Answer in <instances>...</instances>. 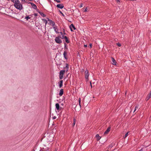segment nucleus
Listing matches in <instances>:
<instances>
[{
  "label": "nucleus",
  "mask_w": 151,
  "mask_h": 151,
  "mask_svg": "<svg viewBox=\"0 0 151 151\" xmlns=\"http://www.w3.org/2000/svg\"><path fill=\"white\" fill-rule=\"evenodd\" d=\"M49 24L50 25L52 24V25L53 26H54L55 25V23L54 22L52 21V20H49Z\"/></svg>",
  "instance_id": "2eb2a0df"
},
{
  "label": "nucleus",
  "mask_w": 151,
  "mask_h": 151,
  "mask_svg": "<svg viewBox=\"0 0 151 151\" xmlns=\"http://www.w3.org/2000/svg\"><path fill=\"white\" fill-rule=\"evenodd\" d=\"M60 36L57 37H55V42L58 44H60L62 42V41L60 39Z\"/></svg>",
  "instance_id": "f03ea898"
},
{
  "label": "nucleus",
  "mask_w": 151,
  "mask_h": 151,
  "mask_svg": "<svg viewBox=\"0 0 151 151\" xmlns=\"http://www.w3.org/2000/svg\"><path fill=\"white\" fill-rule=\"evenodd\" d=\"M151 97V91L150 92V93L147 95L146 98V100L147 101Z\"/></svg>",
  "instance_id": "9b49d317"
},
{
  "label": "nucleus",
  "mask_w": 151,
  "mask_h": 151,
  "mask_svg": "<svg viewBox=\"0 0 151 151\" xmlns=\"http://www.w3.org/2000/svg\"><path fill=\"white\" fill-rule=\"evenodd\" d=\"M22 1V2L23 3H25L26 2L25 0H21Z\"/></svg>",
  "instance_id": "72a5a7b5"
},
{
  "label": "nucleus",
  "mask_w": 151,
  "mask_h": 151,
  "mask_svg": "<svg viewBox=\"0 0 151 151\" xmlns=\"http://www.w3.org/2000/svg\"><path fill=\"white\" fill-rule=\"evenodd\" d=\"M31 18L29 16H27L25 17V19H26L27 20H28L29 19H30Z\"/></svg>",
  "instance_id": "393cba45"
},
{
  "label": "nucleus",
  "mask_w": 151,
  "mask_h": 151,
  "mask_svg": "<svg viewBox=\"0 0 151 151\" xmlns=\"http://www.w3.org/2000/svg\"><path fill=\"white\" fill-rule=\"evenodd\" d=\"M64 35H62V37H61L62 39H64Z\"/></svg>",
  "instance_id": "c9c22d12"
},
{
  "label": "nucleus",
  "mask_w": 151,
  "mask_h": 151,
  "mask_svg": "<svg viewBox=\"0 0 151 151\" xmlns=\"http://www.w3.org/2000/svg\"><path fill=\"white\" fill-rule=\"evenodd\" d=\"M138 109H139V106L138 105H136L135 106V107L134 110V112L136 111V110Z\"/></svg>",
  "instance_id": "412c9836"
},
{
  "label": "nucleus",
  "mask_w": 151,
  "mask_h": 151,
  "mask_svg": "<svg viewBox=\"0 0 151 151\" xmlns=\"http://www.w3.org/2000/svg\"><path fill=\"white\" fill-rule=\"evenodd\" d=\"M96 138L97 141L99 140L101 138V137L99 136L98 134H97L96 135Z\"/></svg>",
  "instance_id": "a211bd4d"
},
{
  "label": "nucleus",
  "mask_w": 151,
  "mask_h": 151,
  "mask_svg": "<svg viewBox=\"0 0 151 151\" xmlns=\"http://www.w3.org/2000/svg\"><path fill=\"white\" fill-rule=\"evenodd\" d=\"M60 34L61 35H63V34L62 32H60Z\"/></svg>",
  "instance_id": "4c0bfd02"
},
{
  "label": "nucleus",
  "mask_w": 151,
  "mask_h": 151,
  "mask_svg": "<svg viewBox=\"0 0 151 151\" xmlns=\"http://www.w3.org/2000/svg\"><path fill=\"white\" fill-rule=\"evenodd\" d=\"M111 60H112V64H113V65H116V61L115 60V59L112 57L111 58Z\"/></svg>",
  "instance_id": "ddd939ff"
},
{
  "label": "nucleus",
  "mask_w": 151,
  "mask_h": 151,
  "mask_svg": "<svg viewBox=\"0 0 151 151\" xmlns=\"http://www.w3.org/2000/svg\"><path fill=\"white\" fill-rule=\"evenodd\" d=\"M138 151H143V150H142V149H141Z\"/></svg>",
  "instance_id": "c03bdc74"
},
{
  "label": "nucleus",
  "mask_w": 151,
  "mask_h": 151,
  "mask_svg": "<svg viewBox=\"0 0 151 151\" xmlns=\"http://www.w3.org/2000/svg\"><path fill=\"white\" fill-rule=\"evenodd\" d=\"M55 151H57V150H55Z\"/></svg>",
  "instance_id": "49530a36"
},
{
  "label": "nucleus",
  "mask_w": 151,
  "mask_h": 151,
  "mask_svg": "<svg viewBox=\"0 0 151 151\" xmlns=\"http://www.w3.org/2000/svg\"><path fill=\"white\" fill-rule=\"evenodd\" d=\"M117 45L118 47H120L121 46V44L119 43H118L117 44Z\"/></svg>",
  "instance_id": "c85d7f7f"
},
{
  "label": "nucleus",
  "mask_w": 151,
  "mask_h": 151,
  "mask_svg": "<svg viewBox=\"0 0 151 151\" xmlns=\"http://www.w3.org/2000/svg\"><path fill=\"white\" fill-rule=\"evenodd\" d=\"M68 64H66L65 67L64 68V69H65L64 70H65V71H67L68 70Z\"/></svg>",
  "instance_id": "dca6fc26"
},
{
  "label": "nucleus",
  "mask_w": 151,
  "mask_h": 151,
  "mask_svg": "<svg viewBox=\"0 0 151 151\" xmlns=\"http://www.w3.org/2000/svg\"><path fill=\"white\" fill-rule=\"evenodd\" d=\"M64 39L65 41L67 43H69V41L68 40V38L66 36H65L64 37Z\"/></svg>",
  "instance_id": "f3484780"
},
{
  "label": "nucleus",
  "mask_w": 151,
  "mask_h": 151,
  "mask_svg": "<svg viewBox=\"0 0 151 151\" xmlns=\"http://www.w3.org/2000/svg\"><path fill=\"white\" fill-rule=\"evenodd\" d=\"M68 52L66 51H64V53L63 54V55L64 56V57L66 59H67V55L68 53Z\"/></svg>",
  "instance_id": "1a4fd4ad"
},
{
  "label": "nucleus",
  "mask_w": 151,
  "mask_h": 151,
  "mask_svg": "<svg viewBox=\"0 0 151 151\" xmlns=\"http://www.w3.org/2000/svg\"><path fill=\"white\" fill-rule=\"evenodd\" d=\"M76 119H73V126H74L75 125V124H76Z\"/></svg>",
  "instance_id": "a878e982"
},
{
  "label": "nucleus",
  "mask_w": 151,
  "mask_h": 151,
  "mask_svg": "<svg viewBox=\"0 0 151 151\" xmlns=\"http://www.w3.org/2000/svg\"><path fill=\"white\" fill-rule=\"evenodd\" d=\"M110 128H111L110 127H109L107 128L106 130L104 132V134H107L109 133V132L110 131Z\"/></svg>",
  "instance_id": "f8f14e48"
},
{
  "label": "nucleus",
  "mask_w": 151,
  "mask_h": 151,
  "mask_svg": "<svg viewBox=\"0 0 151 151\" xmlns=\"http://www.w3.org/2000/svg\"><path fill=\"white\" fill-rule=\"evenodd\" d=\"M116 1H117V2H120V1H119V0H116Z\"/></svg>",
  "instance_id": "ea45409f"
},
{
  "label": "nucleus",
  "mask_w": 151,
  "mask_h": 151,
  "mask_svg": "<svg viewBox=\"0 0 151 151\" xmlns=\"http://www.w3.org/2000/svg\"><path fill=\"white\" fill-rule=\"evenodd\" d=\"M63 93V89H61L60 90L59 95L60 96H61Z\"/></svg>",
  "instance_id": "4468645a"
},
{
  "label": "nucleus",
  "mask_w": 151,
  "mask_h": 151,
  "mask_svg": "<svg viewBox=\"0 0 151 151\" xmlns=\"http://www.w3.org/2000/svg\"><path fill=\"white\" fill-rule=\"evenodd\" d=\"M47 20L48 21H49V20H51L50 19H49L47 18Z\"/></svg>",
  "instance_id": "a19ab883"
},
{
  "label": "nucleus",
  "mask_w": 151,
  "mask_h": 151,
  "mask_svg": "<svg viewBox=\"0 0 151 151\" xmlns=\"http://www.w3.org/2000/svg\"><path fill=\"white\" fill-rule=\"evenodd\" d=\"M55 1H56L58 3H60V1L59 0H54Z\"/></svg>",
  "instance_id": "7c9ffc66"
},
{
  "label": "nucleus",
  "mask_w": 151,
  "mask_h": 151,
  "mask_svg": "<svg viewBox=\"0 0 151 151\" xmlns=\"http://www.w3.org/2000/svg\"><path fill=\"white\" fill-rule=\"evenodd\" d=\"M65 46H64V51H68V47L66 46L65 43H64Z\"/></svg>",
  "instance_id": "aec40b11"
},
{
  "label": "nucleus",
  "mask_w": 151,
  "mask_h": 151,
  "mask_svg": "<svg viewBox=\"0 0 151 151\" xmlns=\"http://www.w3.org/2000/svg\"><path fill=\"white\" fill-rule=\"evenodd\" d=\"M11 0L14 4V6L17 9L21 10L23 9L22 4L20 2L19 0Z\"/></svg>",
  "instance_id": "f257e3e1"
},
{
  "label": "nucleus",
  "mask_w": 151,
  "mask_h": 151,
  "mask_svg": "<svg viewBox=\"0 0 151 151\" xmlns=\"http://www.w3.org/2000/svg\"><path fill=\"white\" fill-rule=\"evenodd\" d=\"M106 151H109V150H107Z\"/></svg>",
  "instance_id": "de8ad7c7"
},
{
  "label": "nucleus",
  "mask_w": 151,
  "mask_h": 151,
  "mask_svg": "<svg viewBox=\"0 0 151 151\" xmlns=\"http://www.w3.org/2000/svg\"><path fill=\"white\" fill-rule=\"evenodd\" d=\"M30 1H32V0H29Z\"/></svg>",
  "instance_id": "a18cd8bd"
},
{
  "label": "nucleus",
  "mask_w": 151,
  "mask_h": 151,
  "mask_svg": "<svg viewBox=\"0 0 151 151\" xmlns=\"http://www.w3.org/2000/svg\"><path fill=\"white\" fill-rule=\"evenodd\" d=\"M88 9H87V8H86L85 9L84 12H86L88 11Z\"/></svg>",
  "instance_id": "2f4dec72"
},
{
  "label": "nucleus",
  "mask_w": 151,
  "mask_h": 151,
  "mask_svg": "<svg viewBox=\"0 0 151 151\" xmlns=\"http://www.w3.org/2000/svg\"><path fill=\"white\" fill-rule=\"evenodd\" d=\"M59 12H60V13L62 14V15L63 16H64V14H63V13L60 11V10H59Z\"/></svg>",
  "instance_id": "c756f323"
},
{
  "label": "nucleus",
  "mask_w": 151,
  "mask_h": 151,
  "mask_svg": "<svg viewBox=\"0 0 151 151\" xmlns=\"http://www.w3.org/2000/svg\"><path fill=\"white\" fill-rule=\"evenodd\" d=\"M84 47H87V45H84Z\"/></svg>",
  "instance_id": "58836bf2"
},
{
  "label": "nucleus",
  "mask_w": 151,
  "mask_h": 151,
  "mask_svg": "<svg viewBox=\"0 0 151 151\" xmlns=\"http://www.w3.org/2000/svg\"><path fill=\"white\" fill-rule=\"evenodd\" d=\"M90 48H91L92 47V45L91 44H90Z\"/></svg>",
  "instance_id": "f704fd0d"
},
{
  "label": "nucleus",
  "mask_w": 151,
  "mask_h": 151,
  "mask_svg": "<svg viewBox=\"0 0 151 151\" xmlns=\"http://www.w3.org/2000/svg\"><path fill=\"white\" fill-rule=\"evenodd\" d=\"M63 81L61 80L58 82V85L60 88H61L63 86Z\"/></svg>",
  "instance_id": "9d476101"
},
{
  "label": "nucleus",
  "mask_w": 151,
  "mask_h": 151,
  "mask_svg": "<svg viewBox=\"0 0 151 151\" xmlns=\"http://www.w3.org/2000/svg\"><path fill=\"white\" fill-rule=\"evenodd\" d=\"M80 7H83V4H81Z\"/></svg>",
  "instance_id": "e433bc0d"
},
{
  "label": "nucleus",
  "mask_w": 151,
  "mask_h": 151,
  "mask_svg": "<svg viewBox=\"0 0 151 151\" xmlns=\"http://www.w3.org/2000/svg\"><path fill=\"white\" fill-rule=\"evenodd\" d=\"M34 15H35V16H37V14H36V13H35L34 14Z\"/></svg>",
  "instance_id": "79ce46f5"
},
{
  "label": "nucleus",
  "mask_w": 151,
  "mask_h": 151,
  "mask_svg": "<svg viewBox=\"0 0 151 151\" xmlns=\"http://www.w3.org/2000/svg\"><path fill=\"white\" fill-rule=\"evenodd\" d=\"M53 28L54 29L55 31L57 33H59L58 29V27L57 26H55V25L54 26H53Z\"/></svg>",
  "instance_id": "423d86ee"
},
{
  "label": "nucleus",
  "mask_w": 151,
  "mask_h": 151,
  "mask_svg": "<svg viewBox=\"0 0 151 151\" xmlns=\"http://www.w3.org/2000/svg\"><path fill=\"white\" fill-rule=\"evenodd\" d=\"M85 79L86 80H88L89 76V73L88 71V70H86V71H85Z\"/></svg>",
  "instance_id": "39448f33"
},
{
  "label": "nucleus",
  "mask_w": 151,
  "mask_h": 151,
  "mask_svg": "<svg viewBox=\"0 0 151 151\" xmlns=\"http://www.w3.org/2000/svg\"><path fill=\"white\" fill-rule=\"evenodd\" d=\"M55 107L56 109L58 111L61 110L62 109V107L60 106V105L58 103L55 104Z\"/></svg>",
  "instance_id": "20e7f679"
},
{
  "label": "nucleus",
  "mask_w": 151,
  "mask_h": 151,
  "mask_svg": "<svg viewBox=\"0 0 151 151\" xmlns=\"http://www.w3.org/2000/svg\"><path fill=\"white\" fill-rule=\"evenodd\" d=\"M70 28L71 31H73V29H76V28L73 24H71V25H70Z\"/></svg>",
  "instance_id": "6e6552de"
},
{
  "label": "nucleus",
  "mask_w": 151,
  "mask_h": 151,
  "mask_svg": "<svg viewBox=\"0 0 151 151\" xmlns=\"http://www.w3.org/2000/svg\"><path fill=\"white\" fill-rule=\"evenodd\" d=\"M129 133V132H128L125 134V136L124 137V138H125L128 135V134Z\"/></svg>",
  "instance_id": "b1692460"
},
{
  "label": "nucleus",
  "mask_w": 151,
  "mask_h": 151,
  "mask_svg": "<svg viewBox=\"0 0 151 151\" xmlns=\"http://www.w3.org/2000/svg\"><path fill=\"white\" fill-rule=\"evenodd\" d=\"M56 118V117L55 116H54L53 117H52V119H55Z\"/></svg>",
  "instance_id": "473e14b6"
},
{
  "label": "nucleus",
  "mask_w": 151,
  "mask_h": 151,
  "mask_svg": "<svg viewBox=\"0 0 151 151\" xmlns=\"http://www.w3.org/2000/svg\"><path fill=\"white\" fill-rule=\"evenodd\" d=\"M114 145V144L113 143H111L110 145H109V146L108 147L109 149V148H111Z\"/></svg>",
  "instance_id": "4be33fe9"
},
{
  "label": "nucleus",
  "mask_w": 151,
  "mask_h": 151,
  "mask_svg": "<svg viewBox=\"0 0 151 151\" xmlns=\"http://www.w3.org/2000/svg\"><path fill=\"white\" fill-rule=\"evenodd\" d=\"M90 85H91V88H92V84H91V82H90Z\"/></svg>",
  "instance_id": "37998d69"
},
{
  "label": "nucleus",
  "mask_w": 151,
  "mask_h": 151,
  "mask_svg": "<svg viewBox=\"0 0 151 151\" xmlns=\"http://www.w3.org/2000/svg\"><path fill=\"white\" fill-rule=\"evenodd\" d=\"M65 73V70H62L60 71L59 73V78L62 79L63 77V75Z\"/></svg>",
  "instance_id": "7ed1b4c3"
},
{
  "label": "nucleus",
  "mask_w": 151,
  "mask_h": 151,
  "mask_svg": "<svg viewBox=\"0 0 151 151\" xmlns=\"http://www.w3.org/2000/svg\"><path fill=\"white\" fill-rule=\"evenodd\" d=\"M31 4L32 6V7L34 9H35L37 8V6L35 4H34L32 3H31Z\"/></svg>",
  "instance_id": "6ab92c4d"
},
{
  "label": "nucleus",
  "mask_w": 151,
  "mask_h": 151,
  "mask_svg": "<svg viewBox=\"0 0 151 151\" xmlns=\"http://www.w3.org/2000/svg\"><path fill=\"white\" fill-rule=\"evenodd\" d=\"M40 14L41 16L43 17H45V14H44L42 12H40Z\"/></svg>",
  "instance_id": "5701e85b"
},
{
  "label": "nucleus",
  "mask_w": 151,
  "mask_h": 151,
  "mask_svg": "<svg viewBox=\"0 0 151 151\" xmlns=\"http://www.w3.org/2000/svg\"><path fill=\"white\" fill-rule=\"evenodd\" d=\"M81 99L79 98V99L78 101H79V105H80V106H81Z\"/></svg>",
  "instance_id": "cd10ccee"
},
{
  "label": "nucleus",
  "mask_w": 151,
  "mask_h": 151,
  "mask_svg": "<svg viewBox=\"0 0 151 151\" xmlns=\"http://www.w3.org/2000/svg\"><path fill=\"white\" fill-rule=\"evenodd\" d=\"M56 7L58 8L62 9L64 7V6L63 4H57Z\"/></svg>",
  "instance_id": "0eeeda50"
},
{
  "label": "nucleus",
  "mask_w": 151,
  "mask_h": 151,
  "mask_svg": "<svg viewBox=\"0 0 151 151\" xmlns=\"http://www.w3.org/2000/svg\"><path fill=\"white\" fill-rule=\"evenodd\" d=\"M43 20L44 21V22L45 23V25H46L47 23V21L46 19H43Z\"/></svg>",
  "instance_id": "bb28decb"
}]
</instances>
